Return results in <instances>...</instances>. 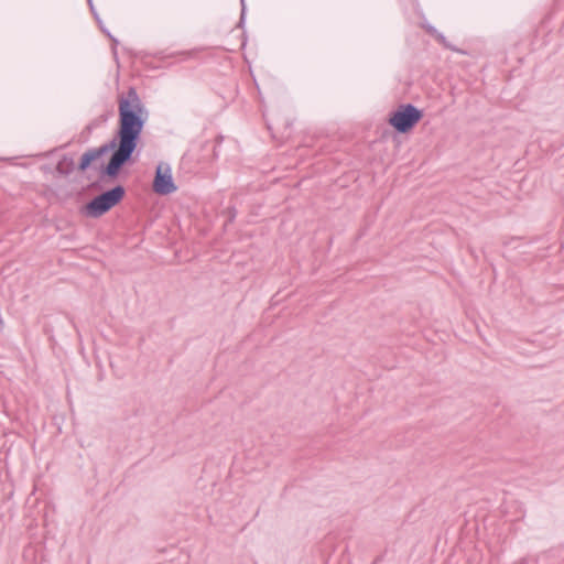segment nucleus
<instances>
[{"label":"nucleus","mask_w":564,"mask_h":564,"mask_svg":"<svg viewBox=\"0 0 564 564\" xmlns=\"http://www.w3.org/2000/svg\"><path fill=\"white\" fill-rule=\"evenodd\" d=\"M120 148V141L115 137L107 143L99 148H93L87 150L80 158L77 170L85 172L93 163L98 162L108 152L115 153Z\"/></svg>","instance_id":"nucleus-4"},{"label":"nucleus","mask_w":564,"mask_h":564,"mask_svg":"<svg viewBox=\"0 0 564 564\" xmlns=\"http://www.w3.org/2000/svg\"><path fill=\"white\" fill-rule=\"evenodd\" d=\"M148 110L135 87L130 86L127 91L118 95L119 120L118 129L113 137L120 141V148L115 153H111L106 165L100 164V180L106 177L116 180L121 169L131 161L148 120Z\"/></svg>","instance_id":"nucleus-1"},{"label":"nucleus","mask_w":564,"mask_h":564,"mask_svg":"<svg viewBox=\"0 0 564 564\" xmlns=\"http://www.w3.org/2000/svg\"><path fill=\"white\" fill-rule=\"evenodd\" d=\"M107 119H108V118H107V116H106V115L100 117V120H101V121H107Z\"/></svg>","instance_id":"nucleus-11"},{"label":"nucleus","mask_w":564,"mask_h":564,"mask_svg":"<svg viewBox=\"0 0 564 564\" xmlns=\"http://www.w3.org/2000/svg\"><path fill=\"white\" fill-rule=\"evenodd\" d=\"M425 31L433 36L437 42L443 44L445 47L452 48L451 45L446 43L445 36L437 32V30L432 25L424 26Z\"/></svg>","instance_id":"nucleus-7"},{"label":"nucleus","mask_w":564,"mask_h":564,"mask_svg":"<svg viewBox=\"0 0 564 564\" xmlns=\"http://www.w3.org/2000/svg\"><path fill=\"white\" fill-rule=\"evenodd\" d=\"M241 4H242V12H241L240 22H242V21H243V14H245V0H241Z\"/></svg>","instance_id":"nucleus-10"},{"label":"nucleus","mask_w":564,"mask_h":564,"mask_svg":"<svg viewBox=\"0 0 564 564\" xmlns=\"http://www.w3.org/2000/svg\"><path fill=\"white\" fill-rule=\"evenodd\" d=\"M423 118V111L412 104H401L389 115L388 123L399 133H408Z\"/></svg>","instance_id":"nucleus-3"},{"label":"nucleus","mask_w":564,"mask_h":564,"mask_svg":"<svg viewBox=\"0 0 564 564\" xmlns=\"http://www.w3.org/2000/svg\"><path fill=\"white\" fill-rule=\"evenodd\" d=\"M228 210H229V214H230V220H231V219H234V218H235V216H236L237 212H236V209H235L234 207H232V208H229Z\"/></svg>","instance_id":"nucleus-9"},{"label":"nucleus","mask_w":564,"mask_h":564,"mask_svg":"<svg viewBox=\"0 0 564 564\" xmlns=\"http://www.w3.org/2000/svg\"><path fill=\"white\" fill-rule=\"evenodd\" d=\"M124 187L122 185H116L89 200L83 207V214L91 218H99L118 205L124 197Z\"/></svg>","instance_id":"nucleus-2"},{"label":"nucleus","mask_w":564,"mask_h":564,"mask_svg":"<svg viewBox=\"0 0 564 564\" xmlns=\"http://www.w3.org/2000/svg\"><path fill=\"white\" fill-rule=\"evenodd\" d=\"M74 170V162L72 159H67L66 156L61 160L56 165V171L59 174L68 175Z\"/></svg>","instance_id":"nucleus-6"},{"label":"nucleus","mask_w":564,"mask_h":564,"mask_svg":"<svg viewBox=\"0 0 564 564\" xmlns=\"http://www.w3.org/2000/svg\"><path fill=\"white\" fill-rule=\"evenodd\" d=\"M152 187L159 195H169L176 191L170 166H165L164 171L162 164L156 167Z\"/></svg>","instance_id":"nucleus-5"},{"label":"nucleus","mask_w":564,"mask_h":564,"mask_svg":"<svg viewBox=\"0 0 564 564\" xmlns=\"http://www.w3.org/2000/svg\"><path fill=\"white\" fill-rule=\"evenodd\" d=\"M267 127L270 131H272L273 137H275L274 131L276 130L279 132L280 130V123L278 121L268 122Z\"/></svg>","instance_id":"nucleus-8"}]
</instances>
